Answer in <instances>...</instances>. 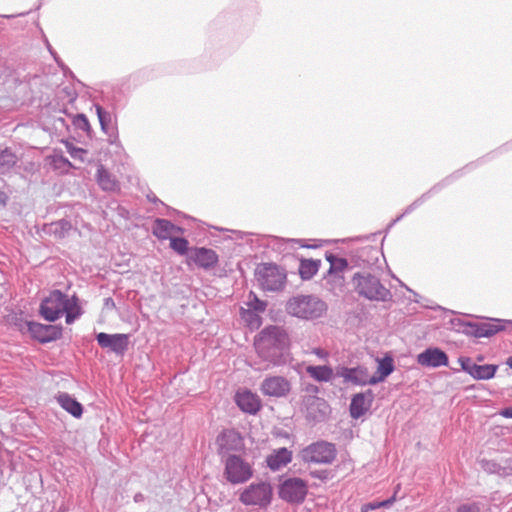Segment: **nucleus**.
<instances>
[{
	"label": "nucleus",
	"mask_w": 512,
	"mask_h": 512,
	"mask_svg": "<svg viewBox=\"0 0 512 512\" xmlns=\"http://www.w3.org/2000/svg\"><path fill=\"white\" fill-rule=\"evenodd\" d=\"M254 348L261 359L279 365L285 362L290 348V337L283 327L269 325L255 336Z\"/></svg>",
	"instance_id": "obj_1"
},
{
	"label": "nucleus",
	"mask_w": 512,
	"mask_h": 512,
	"mask_svg": "<svg viewBox=\"0 0 512 512\" xmlns=\"http://www.w3.org/2000/svg\"><path fill=\"white\" fill-rule=\"evenodd\" d=\"M326 309V304L313 296H296L286 304V310L290 315L303 319L318 318L323 315Z\"/></svg>",
	"instance_id": "obj_2"
},
{
	"label": "nucleus",
	"mask_w": 512,
	"mask_h": 512,
	"mask_svg": "<svg viewBox=\"0 0 512 512\" xmlns=\"http://www.w3.org/2000/svg\"><path fill=\"white\" fill-rule=\"evenodd\" d=\"M254 474L253 465L241 455L231 454L224 460V478L231 484H243L249 481Z\"/></svg>",
	"instance_id": "obj_3"
},
{
	"label": "nucleus",
	"mask_w": 512,
	"mask_h": 512,
	"mask_svg": "<svg viewBox=\"0 0 512 512\" xmlns=\"http://www.w3.org/2000/svg\"><path fill=\"white\" fill-rule=\"evenodd\" d=\"M273 498V489L270 483L262 481L251 483L239 495V501L246 506L265 508L270 505Z\"/></svg>",
	"instance_id": "obj_4"
},
{
	"label": "nucleus",
	"mask_w": 512,
	"mask_h": 512,
	"mask_svg": "<svg viewBox=\"0 0 512 512\" xmlns=\"http://www.w3.org/2000/svg\"><path fill=\"white\" fill-rule=\"evenodd\" d=\"M356 291L370 300H385L389 291L379 279L370 274H356L353 278Z\"/></svg>",
	"instance_id": "obj_5"
},
{
	"label": "nucleus",
	"mask_w": 512,
	"mask_h": 512,
	"mask_svg": "<svg viewBox=\"0 0 512 512\" xmlns=\"http://www.w3.org/2000/svg\"><path fill=\"white\" fill-rule=\"evenodd\" d=\"M260 286L267 291H279L285 286L286 274L274 264H261L256 271Z\"/></svg>",
	"instance_id": "obj_6"
},
{
	"label": "nucleus",
	"mask_w": 512,
	"mask_h": 512,
	"mask_svg": "<svg viewBox=\"0 0 512 512\" xmlns=\"http://www.w3.org/2000/svg\"><path fill=\"white\" fill-rule=\"evenodd\" d=\"M308 494L307 481L298 478H287L279 485L278 495L283 501L290 504H301Z\"/></svg>",
	"instance_id": "obj_7"
},
{
	"label": "nucleus",
	"mask_w": 512,
	"mask_h": 512,
	"mask_svg": "<svg viewBox=\"0 0 512 512\" xmlns=\"http://www.w3.org/2000/svg\"><path fill=\"white\" fill-rule=\"evenodd\" d=\"M301 457L307 463L329 464L336 457V449L333 444L320 441L304 448Z\"/></svg>",
	"instance_id": "obj_8"
},
{
	"label": "nucleus",
	"mask_w": 512,
	"mask_h": 512,
	"mask_svg": "<svg viewBox=\"0 0 512 512\" xmlns=\"http://www.w3.org/2000/svg\"><path fill=\"white\" fill-rule=\"evenodd\" d=\"M219 455H231L245 449L243 436L235 429H225L216 438Z\"/></svg>",
	"instance_id": "obj_9"
},
{
	"label": "nucleus",
	"mask_w": 512,
	"mask_h": 512,
	"mask_svg": "<svg viewBox=\"0 0 512 512\" xmlns=\"http://www.w3.org/2000/svg\"><path fill=\"white\" fill-rule=\"evenodd\" d=\"M66 296L55 290L41 304L40 313L47 321H55L65 310Z\"/></svg>",
	"instance_id": "obj_10"
},
{
	"label": "nucleus",
	"mask_w": 512,
	"mask_h": 512,
	"mask_svg": "<svg viewBox=\"0 0 512 512\" xmlns=\"http://www.w3.org/2000/svg\"><path fill=\"white\" fill-rule=\"evenodd\" d=\"M27 326L31 337L42 343L57 340L62 334V329L55 325L29 322Z\"/></svg>",
	"instance_id": "obj_11"
},
{
	"label": "nucleus",
	"mask_w": 512,
	"mask_h": 512,
	"mask_svg": "<svg viewBox=\"0 0 512 512\" xmlns=\"http://www.w3.org/2000/svg\"><path fill=\"white\" fill-rule=\"evenodd\" d=\"M234 399L237 406L245 413L256 414L262 407L259 396L246 388L239 389Z\"/></svg>",
	"instance_id": "obj_12"
},
{
	"label": "nucleus",
	"mask_w": 512,
	"mask_h": 512,
	"mask_svg": "<svg viewBox=\"0 0 512 512\" xmlns=\"http://www.w3.org/2000/svg\"><path fill=\"white\" fill-rule=\"evenodd\" d=\"M261 391L267 396L283 397L289 393L290 383L284 377L271 376L262 382Z\"/></svg>",
	"instance_id": "obj_13"
},
{
	"label": "nucleus",
	"mask_w": 512,
	"mask_h": 512,
	"mask_svg": "<svg viewBox=\"0 0 512 512\" xmlns=\"http://www.w3.org/2000/svg\"><path fill=\"white\" fill-rule=\"evenodd\" d=\"M337 375L343 378L345 383H352L354 385H367L370 384L371 377L367 368L358 366L355 368L339 367Z\"/></svg>",
	"instance_id": "obj_14"
},
{
	"label": "nucleus",
	"mask_w": 512,
	"mask_h": 512,
	"mask_svg": "<svg viewBox=\"0 0 512 512\" xmlns=\"http://www.w3.org/2000/svg\"><path fill=\"white\" fill-rule=\"evenodd\" d=\"M98 344L102 348H110L116 353H123L128 346V336L126 334H107L99 333L97 335Z\"/></svg>",
	"instance_id": "obj_15"
},
{
	"label": "nucleus",
	"mask_w": 512,
	"mask_h": 512,
	"mask_svg": "<svg viewBox=\"0 0 512 512\" xmlns=\"http://www.w3.org/2000/svg\"><path fill=\"white\" fill-rule=\"evenodd\" d=\"M417 362L426 367L447 366L448 357L439 348H428L417 356Z\"/></svg>",
	"instance_id": "obj_16"
},
{
	"label": "nucleus",
	"mask_w": 512,
	"mask_h": 512,
	"mask_svg": "<svg viewBox=\"0 0 512 512\" xmlns=\"http://www.w3.org/2000/svg\"><path fill=\"white\" fill-rule=\"evenodd\" d=\"M189 260L202 268L214 267L218 262V256L212 249L195 248L191 251Z\"/></svg>",
	"instance_id": "obj_17"
},
{
	"label": "nucleus",
	"mask_w": 512,
	"mask_h": 512,
	"mask_svg": "<svg viewBox=\"0 0 512 512\" xmlns=\"http://www.w3.org/2000/svg\"><path fill=\"white\" fill-rule=\"evenodd\" d=\"M306 414L311 419H319L323 417L328 410V403L320 397L308 396L303 400Z\"/></svg>",
	"instance_id": "obj_18"
},
{
	"label": "nucleus",
	"mask_w": 512,
	"mask_h": 512,
	"mask_svg": "<svg viewBox=\"0 0 512 512\" xmlns=\"http://www.w3.org/2000/svg\"><path fill=\"white\" fill-rule=\"evenodd\" d=\"M371 393H357L353 396L350 404V415L354 419L362 417L371 406Z\"/></svg>",
	"instance_id": "obj_19"
},
{
	"label": "nucleus",
	"mask_w": 512,
	"mask_h": 512,
	"mask_svg": "<svg viewBox=\"0 0 512 512\" xmlns=\"http://www.w3.org/2000/svg\"><path fill=\"white\" fill-rule=\"evenodd\" d=\"M471 327L473 328L472 334L475 337H491L505 329V322L503 320L495 319L491 322H483Z\"/></svg>",
	"instance_id": "obj_20"
},
{
	"label": "nucleus",
	"mask_w": 512,
	"mask_h": 512,
	"mask_svg": "<svg viewBox=\"0 0 512 512\" xmlns=\"http://www.w3.org/2000/svg\"><path fill=\"white\" fill-rule=\"evenodd\" d=\"M180 232V228L165 219H157L153 226V234L162 240L171 239Z\"/></svg>",
	"instance_id": "obj_21"
},
{
	"label": "nucleus",
	"mask_w": 512,
	"mask_h": 512,
	"mask_svg": "<svg viewBox=\"0 0 512 512\" xmlns=\"http://www.w3.org/2000/svg\"><path fill=\"white\" fill-rule=\"evenodd\" d=\"M96 181L104 191L119 190V183L114 175H112L103 165H99L96 173Z\"/></svg>",
	"instance_id": "obj_22"
},
{
	"label": "nucleus",
	"mask_w": 512,
	"mask_h": 512,
	"mask_svg": "<svg viewBox=\"0 0 512 512\" xmlns=\"http://www.w3.org/2000/svg\"><path fill=\"white\" fill-rule=\"evenodd\" d=\"M292 459V453L287 450L286 448H280L267 458V465L272 470H278L279 468L287 465L289 462H291Z\"/></svg>",
	"instance_id": "obj_23"
},
{
	"label": "nucleus",
	"mask_w": 512,
	"mask_h": 512,
	"mask_svg": "<svg viewBox=\"0 0 512 512\" xmlns=\"http://www.w3.org/2000/svg\"><path fill=\"white\" fill-rule=\"evenodd\" d=\"M393 359L390 357H385L382 359H378V367L377 371L370 380V385L377 384L385 380V378L393 372Z\"/></svg>",
	"instance_id": "obj_24"
},
{
	"label": "nucleus",
	"mask_w": 512,
	"mask_h": 512,
	"mask_svg": "<svg viewBox=\"0 0 512 512\" xmlns=\"http://www.w3.org/2000/svg\"><path fill=\"white\" fill-rule=\"evenodd\" d=\"M305 370L311 378L318 382H328L334 375L333 369L327 365H308Z\"/></svg>",
	"instance_id": "obj_25"
},
{
	"label": "nucleus",
	"mask_w": 512,
	"mask_h": 512,
	"mask_svg": "<svg viewBox=\"0 0 512 512\" xmlns=\"http://www.w3.org/2000/svg\"><path fill=\"white\" fill-rule=\"evenodd\" d=\"M57 401L60 406L65 409L68 413L73 415L74 417H80L82 415L83 409L82 405L72 398L67 393H61L57 396Z\"/></svg>",
	"instance_id": "obj_26"
},
{
	"label": "nucleus",
	"mask_w": 512,
	"mask_h": 512,
	"mask_svg": "<svg viewBox=\"0 0 512 512\" xmlns=\"http://www.w3.org/2000/svg\"><path fill=\"white\" fill-rule=\"evenodd\" d=\"M498 370L497 365L493 364H485V365H477L473 368V372L471 376L477 380H488L495 376Z\"/></svg>",
	"instance_id": "obj_27"
},
{
	"label": "nucleus",
	"mask_w": 512,
	"mask_h": 512,
	"mask_svg": "<svg viewBox=\"0 0 512 512\" xmlns=\"http://www.w3.org/2000/svg\"><path fill=\"white\" fill-rule=\"evenodd\" d=\"M260 312L241 308L240 316L241 319L245 322V324L252 330L258 329L262 324V319L259 315Z\"/></svg>",
	"instance_id": "obj_28"
},
{
	"label": "nucleus",
	"mask_w": 512,
	"mask_h": 512,
	"mask_svg": "<svg viewBox=\"0 0 512 512\" xmlns=\"http://www.w3.org/2000/svg\"><path fill=\"white\" fill-rule=\"evenodd\" d=\"M319 269V261L310 259L302 260L299 266V274L302 279L308 280L312 278Z\"/></svg>",
	"instance_id": "obj_29"
},
{
	"label": "nucleus",
	"mask_w": 512,
	"mask_h": 512,
	"mask_svg": "<svg viewBox=\"0 0 512 512\" xmlns=\"http://www.w3.org/2000/svg\"><path fill=\"white\" fill-rule=\"evenodd\" d=\"M16 82L17 79L14 71L10 67L0 64V89L10 88Z\"/></svg>",
	"instance_id": "obj_30"
},
{
	"label": "nucleus",
	"mask_w": 512,
	"mask_h": 512,
	"mask_svg": "<svg viewBox=\"0 0 512 512\" xmlns=\"http://www.w3.org/2000/svg\"><path fill=\"white\" fill-rule=\"evenodd\" d=\"M50 166L61 173H66L72 166L71 162L62 155H53L48 158Z\"/></svg>",
	"instance_id": "obj_31"
},
{
	"label": "nucleus",
	"mask_w": 512,
	"mask_h": 512,
	"mask_svg": "<svg viewBox=\"0 0 512 512\" xmlns=\"http://www.w3.org/2000/svg\"><path fill=\"white\" fill-rule=\"evenodd\" d=\"M65 306L64 312L66 313V322L70 324L79 316L80 307L78 306L75 298L68 299L67 297Z\"/></svg>",
	"instance_id": "obj_32"
},
{
	"label": "nucleus",
	"mask_w": 512,
	"mask_h": 512,
	"mask_svg": "<svg viewBox=\"0 0 512 512\" xmlns=\"http://www.w3.org/2000/svg\"><path fill=\"white\" fill-rule=\"evenodd\" d=\"M170 247L177 253L183 255L188 250V241L176 235L170 239Z\"/></svg>",
	"instance_id": "obj_33"
},
{
	"label": "nucleus",
	"mask_w": 512,
	"mask_h": 512,
	"mask_svg": "<svg viewBox=\"0 0 512 512\" xmlns=\"http://www.w3.org/2000/svg\"><path fill=\"white\" fill-rule=\"evenodd\" d=\"M247 306H248V309H252V310L262 313L265 311L267 304L264 301L257 298V296L255 294L250 293L249 300L247 302Z\"/></svg>",
	"instance_id": "obj_34"
},
{
	"label": "nucleus",
	"mask_w": 512,
	"mask_h": 512,
	"mask_svg": "<svg viewBox=\"0 0 512 512\" xmlns=\"http://www.w3.org/2000/svg\"><path fill=\"white\" fill-rule=\"evenodd\" d=\"M17 157L10 150L5 149L0 152V166L11 167L16 163Z\"/></svg>",
	"instance_id": "obj_35"
},
{
	"label": "nucleus",
	"mask_w": 512,
	"mask_h": 512,
	"mask_svg": "<svg viewBox=\"0 0 512 512\" xmlns=\"http://www.w3.org/2000/svg\"><path fill=\"white\" fill-rule=\"evenodd\" d=\"M458 362L460 363L461 368L471 376L476 363H474L469 357H460Z\"/></svg>",
	"instance_id": "obj_36"
},
{
	"label": "nucleus",
	"mask_w": 512,
	"mask_h": 512,
	"mask_svg": "<svg viewBox=\"0 0 512 512\" xmlns=\"http://www.w3.org/2000/svg\"><path fill=\"white\" fill-rule=\"evenodd\" d=\"M75 123L84 130H89L90 128L88 119L84 115H78L76 117Z\"/></svg>",
	"instance_id": "obj_37"
},
{
	"label": "nucleus",
	"mask_w": 512,
	"mask_h": 512,
	"mask_svg": "<svg viewBox=\"0 0 512 512\" xmlns=\"http://www.w3.org/2000/svg\"><path fill=\"white\" fill-rule=\"evenodd\" d=\"M457 512H480V509L478 506H476L474 504L473 505L464 504L458 508Z\"/></svg>",
	"instance_id": "obj_38"
},
{
	"label": "nucleus",
	"mask_w": 512,
	"mask_h": 512,
	"mask_svg": "<svg viewBox=\"0 0 512 512\" xmlns=\"http://www.w3.org/2000/svg\"><path fill=\"white\" fill-rule=\"evenodd\" d=\"M86 150L83 148H76V150H73V154L71 155L72 158L78 159L80 161H84V156L86 154Z\"/></svg>",
	"instance_id": "obj_39"
},
{
	"label": "nucleus",
	"mask_w": 512,
	"mask_h": 512,
	"mask_svg": "<svg viewBox=\"0 0 512 512\" xmlns=\"http://www.w3.org/2000/svg\"><path fill=\"white\" fill-rule=\"evenodd\" d=\"M96 111H97V115H98L99 121H100L102 127L104 128L105 127L106 113L104 112V110L102 109L101 106H96Z\"/></svg>",
	"instance_id": "obj_40"
},
{
	"label": "nucleus",
	"mask_w": 512,
	"mask_h": 512,
	"mask_svg": "<svg viewBox=\"0 0 512 512\" xmlns=\"http://www.w3.org/2000/svg\"><path fill=\"white\" fill-rule=\"evenodd\" d=\"M313 353L316 354L318 357H320L322 359H327L328 358V352L323 350V349L316 348V349L313 350Z\"/></svg>",
	"instance_id": "obj_41"
},
{
	"label": "nucleus",
	"mask_w": 512,
	"mask_h": 512,
	"mask_svg": "<svg viewBox=\"0 0 512 512\" xmlns=\"http://www.w3.org/2000/svg\"><path fill=\"white\" fill-rule=\"evenodd\" d=\"M499 414L505 418H512V407L501 410Z\"/></svg>",
	"instance_id": "obj_42"
},
{
	"label": "nucleus",
	"mask_w": 512,
	"mask_h": 512,
	"mask_svg": "<svg viewBox=\"0 0 512 512\" xmlns=\"http://www.w3.org/2000/svg\"><path fill=\"white\" fill-rule=\"evenodd\" d=\"M65 144V147L70 155L73 154V150H76L77 147H75L72 143L68 141L63 142Z\"/></svg>",
	"instance_id": "obj_43"
},
{
	"label": "nucleus",
	"mask_w": 512,
	"mask_h": 512,
	"mask_svg": "<svg viewBox=\"0 0 512 512\" xmlns=\"http://www.w3.org/2000/svg\"><path fill=\"white\" fill-rule=\"evenodd\" d=\"M7 200V196L4 192L0 191V203L5 204Z\"/></svg>",
	"instance_id": "obj_44"
},
{
	"label": "nucleus",
	"mask_w": 512,
	"mask_h": 512,
	"mask_svg": "<svg viewBox=\"0 0 512 512\" xmlns=\"http://www.w3.org/2000/svg\"><path fill=\"white\" fill-rule=\"evenodd\" d=\"M58 224H59L63 229H70V227H71V226H70V224H69L68 222H64V221L59 222Z\"/></svg>",
	"instance_id": "obj_45"
},
{
	"label": "nucleus",
	"mask_w": 512,
	"mask_h": 512,
	"mask_svg": "<svg viewBox=\"0 0 512 512\" xmlns=\"http://www.w3.org/2000/svg\"><path fill=\"white\" fill-rule=\"evenodd\" d=\"M392 501H393V499L388 500V501L381 502V503H379V504H378V506H385V505H387V504H389V503H392Z\"/></svg>",
	"instance_id": "obj_46"
},
{
	"label": "nucleus",
	"mask_w": 512,
	"mask_h": 512,
	"mask_svg": "<svg viewBox=\"0 0 512 512\" xmlns=\"http://www.w3.org/2000/svg\"><path fill=\"white\" fill-rule=\"evenodd\" d=\"M506 364L512 369V357H509L507 360H506Z\"/></svg>",
	"instance_id": "obj_47"
},
{
	"label": "nucleus",
	"mask_w": 512,
	"mask_h": 512,
	"mask_svg": "<svg viewBox=\"0 0 512 512\" xmlns=\"http://www.w3.org/2000/svg\"><path fill=\"white\" fill-rule=\"evenodd\" d=\"M483 359H484V358H483V356H478V357H477V360H478L479 362H482V361H483Z\"/></svg>",
	"instance_id": "obj_48"
},
{
	"label": "nucleus",
	"mask_w": 512,
	"mask_h": 512,
	"mask_svg": "<svg viewBox=\"0 0 512 512\" xmlns=\"http://www.w3.org/2000/svg\"><path fill=\"white\" fill-rule=\"evenodd\" d=\"M342 264L346 266V261L345 260H341Z\"/></svg>",
	"instance_id": "obj_49"
}]
</instances>
